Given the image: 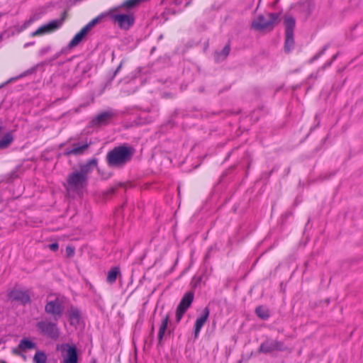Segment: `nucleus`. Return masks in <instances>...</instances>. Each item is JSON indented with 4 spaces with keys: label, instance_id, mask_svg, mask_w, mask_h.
Here are the masks:
<instances>
[{
    "label": "nucleus",
    "instance_id": "obj_16",
    "mask_svg": "<svg viewBox=\"0 0 363 363\" xmlns=\"http://www.w3.org/2000/svg\"><path fill=\"white\" fill-rule=\"evenodd\" d=\"M210 314V310L208 307H206L201 315L197 318L194 324V336L195 337H198L201 328L204 325L206 322Z\"/></svg>",
    "mask_w": 363,
    "mask_h": 363
},
{
    "label": "nucleus",
    "instance_id": "obj_26",
    "mask_svg": "<svg viewBox=\"0 0 363 363\" xmlns=\"http://www.w3.org/2000/svg\"><path fill=\"white\" fill-rule=\"evenodd\" d=\"M287 350V347L285 345L284 342L274 340V350L275 351H285Z\"/></svg>",
    "mask_w": 363,
    "mask_h": 363
},
{
    "label": "nucleus",
    "instance_id": "obj_11",
    "mask_svg": "<svg viewBox=\"0 0 363 363\" xmlns=\"http://www.w3.org/2000/svg\"><path fill=\"white\" fill-rule=\"evenodd\" d=\"M64 22V16L60 18L55 19L49 22L48 24L38 28L35 31L32 33V36L40 35L45 33L52 32L60 28Z\"/></svg>",
    "mask_w": 363,
    "mask_h": 363
},
{
    "label": "nucleus",
    "instance_id": "obj_12",
    "mask_svg": "<svg viewBox=\"0 0 363 363\" xmlns=\"http://www.w3.org/2000/svg\"><path fill=\"white\" fill-rule=\"evenodd\" d=\"M116 116V113L112 110H108L106 111L99 113L94 117L91 123L92 126H100L107 125L109 121Z\"/></svg>",
    "mask_w": 363,
    "mask_h": 363
},
{
    "label": "nucleus",
    "instance_id": "obj_3",
    "mask_svg": "<svg viewBox=\"0 0 363 363\" xmlns=\"http://www.w3.org/2000/svg\"><path fill=\"white\" fill-rule=\"evenodd\" d=\"M67 298L60 294H49L45 306V311L57 321L63 315Z\"/></svg>",
    "mask_w": 363,
    "mask_h": 363
},
{
    "label": "nucleus",
    "instance_id": "obj_39",
    "mask_svg": "<svg viewBox=\"0 0 363 363\" xmlns=\"http://www.w3.org/2000/svg\"><path fill=\"white\" fill-rule=\"evenodd\" d=\"M2 130V126L0 125V133L1 132Z\"/></svg>",
    "mask_w": 363,
    "mask_h": 363
},
{
    "label": "nucleus",
    "instance_id": "obj_15",
    "mask_svg": "<svg viewBox=\"0 0 363 363\" xmlns=\"http://www.w3.org/2000/svg\"><path fill=\"white\" fill-rule=\"evenodd\" d=\"M183 0H162V4L164 8V13L174 14L180 11Z\"/></svg>",
    "mask_w": 363,
    "mask_h": 363
},
{
    "label": "nucleus",
    "instance_id": "obj_7",
    "mask_svg": "<svg viewBox=\"0 0 363 363\" xmlns=\"http://www.w3.org/2000/svg\"><path fill=\"white\" fill-rule=\"evenodd\" d=\"M103 19V15H99L90 22H89L85 26H84L79 32H78L73 38L69 41L68 48L72 49L77 46L86 36L91 29L99 23Z\"/></svg>",
    "mask_w": 363,
    "mask_h": 363
},
{
    "label": "nucleus",
    "instance_id": "obj_13",
    "mask_svg": "<svg viewBox=\"0 0 363 363\" xmlns=\"http://www.w3.org/2000/svg\"><path fill=\"white\" fill-rule=\"evenodd\" d=\"M62 350L66 352V354L63 355L64 363H77L78 354L75 346L64 344L62 345Z\"/></svg>",
    "mask_w": 363,
    "mask_h": 363
},
{
    "label": "nucleus",
    "instance_id": "obj_27",
    "mask_svg": "<svg viewBox=\"0 0 363 363\" xmlns=\"http://www.w3.org/2000/svg\"><path fill=\"white\" fill-rule=\"evenodd\" d=\"M50 50H51V46H50V45L45 46V47L42 48L40 50V51H39V55H40V56H43V55H45V54H47L48 52H49Z\"/></svg>",
    "mask_w": 363,
    "mask_h": 363
},
{
    "label": "nucleus",
    "instance_id": "obj_24",
    "mask_svg": "<svg viewBox=\"0 0 363 363\" xmlns=\"http://www.w3.org/2000/svg\"><path fill=\"white\" fill-rule=\"evenodd\" d=\"M71 323L74 322L78 323L80 318V312L77 308H72L69 315Z\"/></svg>",
    "mask_w": 363,
    "mask_h": 363
},
{
    "label": "nucleus",
    "instance_id": "obj_37",
    "mask_svg": "<svg viewBox=\"0 0 363 363\" xmlns=\"http://www.w3.org/2000/svg\"><path fill=\"white\" fill-rule=\"evenodd\" d=\"M4 16L3 13H0V18H1Z\"/></svg>",
    "mask_w": 363,
    "mask_h": 363
},
{
    "label": "nucleus",
    "instance_id": "obj_14",
    "mask_svg": "<svg viewBox=\"0 0 363 363\" xmlns=\"http://www.w3.org/2000/svg\"><path fill=\"white\" fill-rule=\"evenodd\" d=\"M91 144V142H78L73 143L70 149H67L65 152L66 155H80L85 152Z\"/></svg>",
    "mask_w": 363,
    "mask_h": 363
},
{
    "label": "nucleus",
    "instance_id": "obj_8",
    "mask_svg": "<svg viewBox=\"0 0 363 363\" xmlns=\"http://www.w3.org/2000/svg\"><path fill=\"white\" fill-rule=\"evenodd\" d=\"M9 300L12 302H18L23 306L30 303V291L28 289H21L14 287L7 292Z\"/></svg>",
    "mask_w": 363,
    "mask_h": 363
},
{
    "label": "nucleus",
    "instance_id": "obj_10",
    "mask_svg": "<svg viewBox=\"0 0 363 363\" xmlns=\"http://www.w3.org/2000/svg\"><path fill=\"white\" fill-rule=\"evenodd\" d=\"M194 294L193 291H189L186 292L184 296L182 297V300L180 301L179 305L177 307L176 310V321L177 323H179L184 315V314L186 313V311L188 310V308L191 305L193 301H194Z\"/></svg>",
    "mask_w": 363,
    "mask_h": 363
},
{
    "label": "nucleus",
    "instance_id": "obj_1",
    "mask_svg": "<svg viewBox=\"0 0 363 363\" xmlns=\"http://www.w3.org/2000/svg\"><path fill=\"white\" fill-rule=\"evenodd\" d=\"M97 167V159L93 158L86 163L80 164L79 169H75L67 175L64 186L69 194L81 196L86 189L89 175Z\"/></svg>",
    "mask_w": 363,
    "mask_h": 363
},
{
    "label": "nucleus",
    "instance_id": "obj_20",
    "mask_svg": "<svg viewBox=\"0 0 363 363\" xmlns=\"http://www.w3.org/2000/svg\"><path fill=\"white\" fill-rule=\"evenodd\" d=\"M35 343L27 338H23L18 344V348L22 351L32 350L35 348Z\"/></svg>",
    "mask_w": 363,
    "mask_h": 363
},
{
    "label": "nucleus",
    "instance_id": "obj_2",
    "mask_svg": "<svg viewBox=\"0 0 363 363\" xmlns=\"http://www.w3.org/2000/svg\"><path fill=\"white\" fill-rule=\"evenodd\" d=\"M135 149L130 145H119L110 150L106 155L107 163L110 167H122L131 160Z\"/></svg>",
    "mask_w": 363,
    "mask_h": 363
},
{
    "label": "nucleus",
    "instance_id": "obj_21",
    "mask_svg": "<svg viewBox=\"0 0 363 363\" xmlns=\"http://www.w3.org/2000/svg\"><path fill=\"white\" fill-rule=\"evenodd\" d=\"M256 315L262 320H267L269 318V311L268 308L263 306H259L255 309Z\"/></svg>",
    "mask_w": 363,
    "mask_h": 363
},
{
    "label": "nucleus",
    "instance_id": "obj_19",
    "mask_svg": "<svg viewBox=\"0 0 363 363\" xmlns=\"http://www.w3.org/2000/svg\"><path fill=\"white\" fill-rule=\"evenodd\" d=\"M230 51V43L226 44L221 51H216L214 53L215 60L222 62L226 59Z\"/></svg>",
    "mask_w": 363,
    "mask_h": 363
},
{
    "label": "nucleus",
    "instance_id": "obj_5",
    "mask_svg": "<svg viewBox=\"0 0 363 363\" xmlns=\"http://www.w3.org/2000/svg\"><path fill=\"white\" fill-rule=\"evenodd\" d=\"M279 17V14L277 13H267L265 15H259L252 21V27L257 30L272 29Z\"/></svg>",
    "mask_w": 363,
    "mask_h": 363
},
{
    "label": "nucleus",
    "instance_id": "obj_38",
    "mask_svg": "<svg viewBox=\"0 0 363 363\" xmlns=\"http://www.w3.org/2000/svg\"><path fill=\"white\" fill-rule=\"evenodd\" d=\"M152 333L154 332V326L152 327Z\"/></svg>",
    "mask_w": 363,
    "mask_h": 363
},
{
    "label": "nucleus",
    "instance_id": "obj_28",
    "mask_svg": "<svg viewBox=\"0 0 363 363\" xmlns=\"http://www.w3.org/2000/svg\"><path fill=\"white\" fill-rule=\"evenodd\" d=\"M65 252H66V255L68 257H72L74 255V248L71 246H67Z\"/></svg>",
    "mask_w": 363,
    "mask_h": 363
},
{
    "label": "nucleus",
    "instance_id": "obj_29",
    "mask_svg": "<svg viewBox=\"0 0 363 363\" xmlns=\"http://www.w3.org/2000/svg\"><path fill=\"white\" fill-rule=\"evenodd\" d=\"M48 247L49 249L51 250V251H53V252H55L58 250L59 248V245L58 243L57 242H54V243H52V244H50L48 245Z\"/></svg>",
    "mask_w": 363,
    "mask_h": 363
},
{
    "label": "nucleus",
    "instance_id": "obj_4",
    "mask_svg": "<svg viewBox=\"0 0 363 363\" xmlns=\"http://www.w3.org/2000/svg\"><path fill=\"white\" fill-rule=\"evenodd\" d=\"M120 7L111 9L106 12L102 13L103 18L108 16L114 24H116L121 29L128 30L135 23V18L132 13H123L118 9Z\"/></svg>",
    "mask_w": 363,
    "mask_h": 363
},
{
    "label": "nucleus",
    "instance_id": "obj_36",
    "mask_svg": "<svg viewBox=\"0 0 363 363\" xmlns=\"http://www.w3.org/2000/svg\"><path fill=\"white\" fill-rule=\"evenodd\" d=\"M21 356H22V357L24 359V360H26V355H24V354H21Z\"/></svg>",
    "mask_w": 363,
    "mask_h": 363
},
{
    "label": "nucleus",
    "instance_id": "obj_35",
    "mask_svg": "<svg viewBox=\"0 0 363 363\" xmlns=\"http://www.w3.org/2000/svg\"><path fill=\"white\" fill-rule=\"evenodd\" d=\"M121 67V65H119V66H118V68H117V69L116 70L115 74H116V72L120 69Z\"/></svg>",
    "mask_w": 363,
    "mask_h": 363
},
{
    "label": "nucleus",
    "instance_id": "obj_32",
    "mask_svg": "<svg viewBox=\"0 0 363 363\" xmlns=\"http://www.w3.org/2000/svg\"><path fill=\"white\" fill-rule=\"evenodd\" d=\"M337 54L335 55L333 57L332 60L330 62H328V63L325 64V66H330L331 64L333 63V62L337 58Z\"/></svg>",
    "mask_w": 363,
    "mask_h": 363
},
{
    "label": "nucleus",
    "instance_id": "obj_18",
    "mask_svg": "<svg viewBox=\"0 0 363 363\" xmlns=\"http://www.w3.org/2000/svg\"><path fill=\"white\" fill-rule=\"evenodd\" d=\"M274 351L275 350L274 340L267 339V340L263 342L259 347V352L264 354H267Z\"/></svg>",
    "mask_w": 363,
    "mask_h": 363
},
{
    "label": "nucleus",
    "instance_id": "obj_25",
    "mask_svg": "<svg viewBox=\"0 0 363 363\" xmlns=\"http://www.w3.org/2000/svg\"><path fill=\"white\" fill-rule=\"evenodd\" d=\"M33 362L35 363H46L47 356L43 352L38 351L33 357Z\"/></svg>",
    "mask_w": 363,
    "mask_h": 363
},
{
    "label": "nucleus",
    "instance_id": "obj_23",
    "mask_svg": "<svg viewBox=\"0 0 363 363\" xmlns=\"http://www.w3.org/2000/svg\"><path fill=\"white\" fill-rule=\"evenodd\" d=\"M13 140L11 133H6L0 140V150L6 148Z\"/></svg>",
    "mask_w": 363,
    "mask_h": 363
},
{
    "label": "nucleus",
    "instance_id": "obj_30",
    "mask_svg": "<svg viewBox=\"0 0 363 363\" xmlns=\"http://www.w3.org/2000/svg\"><path fill=\"white\" fill-rule=\"evenodd\" d=\"M328 48V45H325V46L323 48L322 50H321L319 53H318L316 55H315V56H314L313 59H314V60H315V59H318L320 55H323V54H324V52H325V50H326Z\"/></svg>",
    "mask_w": 363,
    "mask_h": 363
},
{
    "label": "nucleus",
    "instance_id": "obj_34",
    "mask_svg": "<svg viewBox=\"0 0 363 363\" xmlns=\"http://www.w3.org/2000/svg\"><path fill=\"white\" fill-rule=\"evenodd\" d=\"M33 45H34V42L26 43L23 47L26 48H28V46H30Z\"/></svg>",
    "mask_w": 363,
    "mask_h": 363
},
{
    "label": "nucleus",
    "instance_id": "obj_22",
    "mask_svg": "<svg viewBox=\"0 0 363 363\" xmlns=\"http://www.w3.org/2000/svg\"><path fill=\"white\" fill-rule=\"evenodd\" d=\"M120 273V270L118 267H113L108 272L106 280L108 283L113 284L116 281L118 275Z\"/></svg>",
    "mask_w": 363,
    "mask_h": 363
},
{
    "label": "nucleus",
    "instance_id": "obj_17",
    "mask_svg": "<svg viewBox=\"0 0 363 363\" xmlns=\"http://www.w3.org/2000/svg\"><path fill=\"white\" fill-rule=\"evenodd\" d=\"M169 320V315H166L161 321L157 335L159 345H162V342L165 335V333H167V334L169 335L171 333V330L169 329L168 330Z\"/></svg>",
    "mask_w": 363,
    "mask_h": 363
},
{
    "label": "nucleus",
    "instance_id": "obj_31",
    "mask_svg": "<svg viewBox=\"0 0 363 363\" xmlns=\"http://www.w3.org/2000/svg\"><path fill=\"white\" fill-rule=\"evenodd\" d=\"M63 53V50H62L61 51L57 52L52 58V60H57L58 57H60L61 56V55Z\"/></svg>",
    "mask_w": 363,
    "mask_h": 363
},
{
    "label": "nucleus",
    "instance_id": "obj_33",
    "mask_svg": "<svg viewBox=\"0 0 363 363\" xmlns=\"http://www.w3.org/2000/svg\"><path fill=\"white\" fill-rule=\"evenodd\" d=\"M23 76H24V74H21L20 76H18V77H15V78H10V79H9L6 82V84L10 83V82H13V80L17 79H19V78H21V77H23Z\"/></svg>",
    "mask_w": 363,
    "mask_h": 363
},
{
    "label": "nucleus",
    "instance_id": "obj_9",
    "mask_svg": "<svg viewBox=\"0 0 363 363\" xmlns=\"http://www.w3.org/2000/svg\"><path fill=\"white\" fill-rule=\"evenodd\" d=\"M36 327L42 334L51 339L55 340L59 337L60 332L56 323L43 320L38 322Z\"/></svg>",
    "mask_w": 363,
    "mask_h": 363
},
{
    "label": "nucleus",
    "instance_id": "obj_6",
    "mask_svg": "<svg viewBox=\"0 0 363 363\" xmlns=\"http://www.w3.org/2000/svg\"><path fill=\"white\" fill-rule=\"evenodd\" d=\"M284 24L285 26V44L284 50L286 52L291 51L295 45L294 30L296 25L294 18L286 16L284 18Z\"/></svg>",
    "mask_w": 363,
    "mask_h": 363
}]
</instances>
